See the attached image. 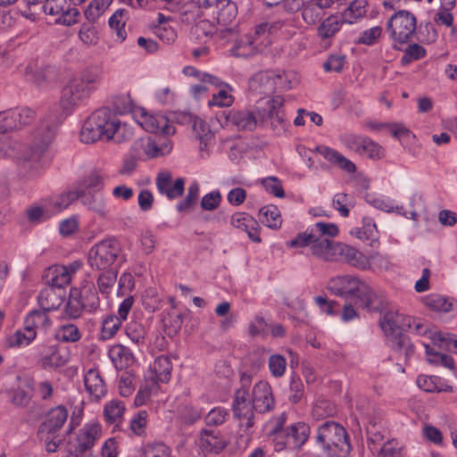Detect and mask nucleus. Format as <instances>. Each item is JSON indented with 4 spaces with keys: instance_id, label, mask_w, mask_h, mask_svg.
Wrapping results in <instances>:
<instances>
[{
    "instance_id": "f257e3e1",
    "label": "nucleus",
    "mask_w": 457,
    "mask_h": 457,
    "mask_svg": "<svg viewBox=\"0 0 457 457\" xmlns=\"http://www.w3.org/2000/svg\"><path fill=\"white\" fill-rule=\"evenodd\" d=\"M328 289L335 295L353 300L357 308L381 313L384 311V297L357 277L343 275L332 278L328 283Z\"/></svg>"
},
{
    "instance_id": "f03ea898",
    "label": "nucleus",
    "mask_w": 457,
    "mask_h": 457,
    "mask_svg": "<svg viewBox=\"0 0 457 457\" xmlns=\"http://www.w3.org/2000/svg\"><path fill=\"white\" fill-rule=\"evenodd\" d=\"M103 72L99 69H87L79 77L68 81L62 90L60 106L62 111L71 113L87 101L98 88Z\"/></svg>"
},
{
    "instance_id": "7ed1b4c3",
    "label": "nucleus",
    "mask_w": 457,
    "mask_h": 457,
    "mask_svg": "<svg viewBox=\"0 0 457 457\" xmlns=\"http://www.w3.org/2000/svg\"><path fill=\"white\" fill-rule=\"evenodd\" d=\"M315 440L328 457H348L350 454L348 433L338 422L327 420L320 424L317 428Z\"/></svg>"
},
{
    "instance_id": "20e7f679",
    "label": "nucleus",
    "mask_w": 457,
    "mask_h": 457,
    "mask_svg": "<svg viewBox=\"0 0 457 457\" xmlns=\"http://www.w3.org/2000/svg\"><path fill=\"white\" fill-rule=\"evenodd\" d=\"M277 424L271 431L273 436L274 449L276 452L284 450L298 453L308 441L311 428L305 422H295L286 428L284 414L277 419Z\"/></svg>"
},
{
    "instance_id": "39448f33",
    "label": "nucleus",
    "mask_w": 457,
    "mask_h": 457,
    "mask_svg": "<svg viewBox=\"0 0 457 457\" xmlns=\"http://www.w3.org/2000/svg\"><path fill=\"white\" fill-rule=\"evenodd\" d=\"M418 19L414 13L407 10L395 12L386 21V31L395 50L403 47L415 39L417 36Z\"/></svg>"
},
{
    "instance_id": "423d86ee",
    "label": "nucleus",
    "mask_w": 457,
    "mask_h": 457,
    "mask_svg": "<svg viewBox=\"0 0 457 457\" xmlns=\"http://www.w3.org/2000/svg\"><path fill=\"white\" fill-rule=\"evenodd\" d=\"M56 126L50 124L48 120H41L40 124L33 131L31 140L24 151V165L37 169L45 154L53 142L55 136Z\"/></svg>"
},
{
    "instance_id": "0eeeda50",
    "label": "nucleus",
    "mask_w": 457,
    "mask_h": 457,
    "mask_svg": "<svg viewBox=\"0 0 457 457\" xmlns=\"http://www.w3.org/2000/svg\"><path fill=\"white\" fill-rule=\"evenodd\" d=\"M200 6L204 9H213V14L218 26L220 28V38L237 36V25L233 22L237 15V6L231 0H199Z\"/></svg>"
},
{
    "instance_id": "6e6552de",
    "label": "nucleus",
    "mask_w": 457,
    "mask_h": 457,
    "mask_svg": "<svg viewBox=\"0 0 457 457\" xmlns=\"http://www.w3.org/2000/svg\"><path fill=\"white\" fill-rule=\"evenodd\" d=\"M259 126L270 128L273 131L280 132L284 128L285 112L284 98L276 96L270 99H261L254 105Z\"/></svg>"
},
{
    "instance_id": "1a4fd4ad",
    "label": "nucleus",
    "mask_w": 457,
    "mask_h": 457,
    "mask_svg": "<svg viewBox=\"0 0 457 457\" xmlns=\"http://www.w3.org/2000/svg\"><path fill=\"white\" fill-rule=\"evenodd\" d=\"M120 253L121 245L116 238H105L90 248L88 263L92 269L105 270L116 262Z\"/></svg>"
},
{
    "instance_id": "9d476101",
    "label": "nucleus",
    "mask_w": 457,
    "mask_h": 457,
    "mask_svg": "<svg viewBox=\"0 0 457 457\" xmlns=\"http://www.w3.org/2000/svg\"><path fill=\"white\" fill-rule=\"evenodd\" d=\"M379 326L387 337L407 329H413L418 335H426L428 332V327L420 320L399 314L395 311H387L382 313L379 319Z\"/></svg>"
},
{
    "instance_id": "9b49d317",
    "label": "nucleus",
    "mask_w": 457,
    "mask_h": 457,
    "mask_svg": "<svg viewBox=\"0 0 457 457\" xmlns=\"http://www.w3.org/2000/svg\"><path fill=\"white\" fill-rule=\"evenodd\" d=\"M109 117V107H102L95 111L83 124L80 131V140L86 144H92L103 138L107 140Z\"/></svg>"
},
{
    "instance_id": "f8f14e48",
    "label": "nucleus",
    "mask_w": 457,
    "mask_h": 457,
    "mask_svg": "<svg viewBox=\"0 0 457 457\" xmlns=\"http://www.w3.org/2000/svg\"><path fill=\"white\" fill-rule=\"evenodd\" d=\"M172 147L171 140L166 137L155 140L151 137H145L135 140L131 145L130 151L136 158L146 161L169 154Z\"/></svg>"
},
{
    "instance_id": "ddd939ff",
    "label": "nucleus",
    "mask_w": 457,
    "mask_h": 457,
    "mask_svg": "<svg viewBox=\"0 0 457 457\" xmlns=\"http://www.w3.org/2000/svg\"><path fill=\"white\" fill-rule=\"evenodd\" d=\"M363 14L361 8H355L354 4H351L345 12V17L339 14H331L325 19H322L317 27V36L320 41L327 46H330V40L340 30L343 23L347 17L353 15L354 17H361Z\"/></svg>"
},
{
    "instance_id": "4468645a",
    "label": "nucleus",
    "mask_w": 457,
    "mask_h": 457,
    "mask_svg": "<svg viewBox=\"0 0 457 457\" xmlns=\"http://www.w3.org/2000/svg\"><path fill=\"white\" fill-rule=\"evenodd\" d=\"M248 393L244 390H237L232 402L233 417L238 421L241 430L247 432L254 426V405L248 399Z\"/></svg>"
},
{
    "instance_id": "2eb2a0df",
    "label": "nucleus",
    "mask_w": 457,
    "mask_h": 457,
    "mask_svg": "<svg viewBox=\"0 0 457 457\" xmlns=\"http://www.w3.org/2000/svg\"><path fill=\"white\" fill-rule=\"evenodd\" d=\"M45 13L57 16L55 22L71 26L77 22L79 12L73 7L68 0H45L42 6Z\"/></svg>"
},
{
    "instance_id": "dca6fc26",
    "label": "nucleus",
    "mask_w": 457,
    "mask_h": 457,
    "mask_svg": "<svg viewBox=\"0 0 457 457\" xmlns=\"http://www.w3.org/2000/svg\"><path fill=\"white\" fill-rule=\"evenodd\" d=\"M338 243H335L328 237L307 238L303 244H293V239L287 242V245L291 248L310 247L312 255L326 261H337V251Z\"/></svg>"
},
{
    "instance_id": "f3484780",
    "label": "nucleus",
    "mask_w": 457,
    "mask_h": 457,
    "mask_svg": "<svg viewBox=\"0 0 457 457\" xmlns=\"http://www.w3.org/2000/svg\"><path fill=\"white\" fill-rule=\"evenodd\" d=\"M337 2L338 0H306L302 12L303 22L310 26L318 25L326 11Z\"/></svg>"
},
{
    "instance_id": "a211bd4d",
    "label": "nucleus",
    "mask_w": 457,
    "mask_h": 457,
    "mask_svg": "<svg viewBox=\"0 0 457 457\" xmlns=\"http://www.w3.org/2000/svg\"><path fill=\"white\" fill-rule=\"evenodd\" d=\"M252 403L258 413H265L273 410L275 399L272 389L267 381L261 380L253 388Z\"/></svg>"
},
{
    "instance_id": "6ab92c4d",
    "label": "nucleus",
    "mask_w": 457,
    "mask_h": 457,
    "mask_svg": "<svg viewBox=\"0 0 457 457\" xmlns=\"http://www.w3.org/2000/svg\"><path fill=\"white\" fill-rule=\"evenodd\" d=\"M67 418L68 411L64 406L59 405L51 409L46 415V419L39 427L38 436L40 439H43L45 435L48 439L51 435L56 434L62 428Z\"/></svg>"
},
{
    "instance_id": "aec40b11",
    "label": "nucleus",
    "mask_w": 457,
    "mask_h": 457,
    "mask_svg": "<svg viewBox=\"0 0 457 457\" xmlns=\"http://www.w3.org/2000/svg\"><path fill=\"white\" fill-rule=\"evenodd\" d=\"M137 122L147 132L157 133L162 131L168 135L174 132V129L169 125V120L162 114H151L145 109H142L136 114Z\"/></svg>"
},
{
    "instance_id": "412c9836",
    "label": "nucleus",
    "mask_w": 457,
    "mask_h": 457,
    "mask_svg": "<svg viewBox=\"0 0 457 457\" xmlns=\"http://www.w3.org/2000/svg\"><path fill=\"white\" fill-rule=\"evenodd\" d=\"M227 120L238 130L253 131L259 126L254 106L250 109H232L227 115Z\"/></svg>"
},
{
    "instance_id": "4be33fe9",
    "label": "nucleus",
    "mask_w": 457,
    "mask_h": 457,
    "mask_svg": "<svg viewBox=\"0 0 457 457\" xmlns=\"http://www.w3.org/2000/svg\"><path fill=\"white\" fill-rule=\"evenodd\" d=\"M346 142L352 150L361 155L370 159H379L383 156L382 147L367 137L351 135L347 137Z\"/></svg>"
},
{
    "instance_id": "5701e85b",
    "label": "nucleus",
    "mask_w": 457,
    "mask_h": 457,
    "mask_svg": "<svg viewBox=\"0 0 457 457\" xmlns=\"http://www.w3.org/2000/svg\"><path fill=\"white\" fill-rule=\"evenodd\" d=\"M102 428L97 423L86 424L79 430L75 444V452L84 453L89 451L101 437Z\"/></svg>"
},
{
    "instance_id": "b1692460",
    "label": "nucleus",
    "mask_w": 457,
    "mask_h": 457,
    "mask_svg": "<svg viewBox=\"0 0 457 457\" xmlns=\"http://www.w3.org/2000/svg\"><path fill=\"white\" fill-rule=\"evenodd\" d=\"M337 251V261L342 260L357 269L365 270L370 268L369 257H366L358 249L346 244L338 243Z\"/></svg>"
},
{
    "instance_id": "393cba45",
    "label": "nucleus",
    "mask_w": 457,
    "mask_h": 457,
    "mask_svg": "<svg viewBox=\"0 0 457 457\" xmlns=\"http://www.w3.org/2000/svg\"><path fill=\"white\" fill-rule=\"evenodd\" d=\"M133 137V130L127 123H122L110 109L107 125V141L113 140L120 144L129 141Z\"/></svg>"
},
{
    "instance_id": "a878e982",
    "label": "nucleus",
    "mask_w": 457,
    "mask_h": 457,
    "mask_svg": "<svg viewBox=\"0 0 457 457\" xmlns=\"http://www.w3.org/2000/svg\"><path fill=\"white\" fill-rule=\"evenodd\" d=\"M339 230L337 225L333 223L317 222L304 232L298 233L293 238V244H303L307 238L317 237H334L337 236Z\"/></svg>"
},
{
    "instance_id": "bb28decb",
    "label": "nucleus",
    "mask_w": 457,
    "mask_h": 457,
    "mask_svg": "<svg viewBox=\"0 0 457 457\" xmlns=\"http://www.w3.org/2000/svg\"><path fill=\"white\" fill-rule=\"evenodd\" d=\"M185 181L182 178L172 181L170 173H160L156 179V186L162 195H165L169 199H175L182 195L184 192Z\"/></svg>"
},
{
    "instance_id": "cd10ccee",
    "label": "nucleus",
    "mask_w": 457,
    "mask_h": 457,
    "mask_svg": "<svg viewBox=\"0 0 457 457\" xmlns=\"http://www.w3.org/2000/svg\"><path fill=\"white\" fill-rule=\"evenodd\" d=\"M80 189L65 191L58 195L48 197L43 201L44 208L50 213H58L67 209L75 200L79 199Z\"/></svg>"
},
{
    "instance_id": "c85d7f7f",
    "label": "nucleus",
    "mask_w": 457,
    "mask_h": 457,
    "mask_svg": "<svg viewBox=\"0 0 457 457\" xmlns=\"http://www.w3.org/2000/svg\"><path fill=\"white\" fill-rule=\"evenodd\" d=\"M230 223L233 227L245 231L252 241L255 243L262 241L259 236L260 226L251 215L245 212H237L232 215Z\"/></svg>"
},
{
    "instance_id": "c756f323",
    "label": "nucleus",
    "mask_w": 457,
    "mask_h": 457,
    "mask_svg": "<svg viewBox=\"0 0 457 457\" xmlns=\"http://www.w3.org/2000/svg\"><path fill=\"white\" fill-rule=\"evenodd\" d=\"M108 356L116 370H126L132 366L136 359L132 351L121 344H116L110 347Z\"/></svg>"
},
{
    "instance_id": "7c9ffc66",
    "label": "nucleus",
    "mask_w": 457,
    "mask_h": 457,
    "mask_svg": "<svg viewBox=\"0 0 457 457\" xmlns=\"http://www.w3.org/2000/svg\"><path fill=\"white\" fill-rule=\"evenodd\" d=\"M84 384L87 391L96 400L101 399L105 395L107 389L99 370L90 369L84 377Z\"/></svg>"
},
{
    "instance_id": "2f4dec72",
    "label": "nucleus",
    "mask_w": 457,
    "mask_h": 457,
    "mask_svg": "<svg viewBox=\"0 0 457 457\" xmlns=\"http://www.w3.org/2000/svg\"><path fill=\"white\" fill-rule=\"evenodd\" d=\"M316 152L322 155L330 163L338 166L348 173H353L356 170L355 164L345 158L337 150L325 145L316 147Z\"/></svg>"
},
{
    "instance_id": "473e14b6",
    "label": "nucleus",
    "mask_w": 457,
    "mask_h": 457,
    "mask_svg": "<svg viewBox=\"0 0 457 457\" xmlns=\"http://www.w3.org/2000/svg\"><path fill=\"white\" fill-rule=\"evenodd\" d=\"M37 301L44 311L57 310L63 302V292L47 286L40 291Z\"/></svg>"
},
{
    "instance_id": "72a5a7b5",
    "label": "nucleus",
    "mask_w": 457,
    "mask_h": 457,
    "mask_svg": "<svg viewBox=\"0 0 457 457\" xmlns=\"http://www.w3.org/2000/svg\"><path fill=\"white\" fill-rule=\"evenodd\" d=\"M272 78L273 71H259L250 78L249 88L260 95H270L273 93Z\"/></svg>"
},
{
    "instance_id": "f704fd0d",
    "label": "nucleus",
    "mask_w": 457,
    "mask_h": 457,
    "mask_svg": "<svg viewBox=\"0 0 457 457\" xmlns=\"http://www.w3.org/2000/svg\"><path fill=\"white\" fill-rule=\"evenodd\" d=\"M34 389L33 379L26 378L21 385L11 392V403L20 408L28 406L32 399Z\"/></svg>"
},
{
    "instance_id": "c9c22d12",
    "label": "nucleus",
    "mask_w": 457,
    "mask_h": 457,
    "mask_svg": "<svg viewBox=\"0 0 457 457\" xmlns=\"http://www.w3.org/2000/svg\"><path fill=\"white\" fill-rule=\"evenodd\" d=\"M77 294L85 311L93 312L99 307L100 300L95 285L92 282H87L80 288H77Z\"/></svg>"
},
{
    "instance_id": "e433bc0d",
    "label": "nucleus",
    "mask_w": 457,
    "mask_h": 457,
    "mask_svg": "<svg viewBox=\"0 0 457 457\" xmlns=\"http://www.w3.org/2000/svg\"><path fill=\"white\" fill-rule=\"evenodd\" d=\"M236 57H250L261 52L251 37V34H245L237 37L234 46L230 50Z\"/></svg>"
},
{
    "instance_id": "4c0bfd02",
    "label": "nucleus",
    "mask_w": 457,
    "mask_h": 457,
    "mask_svg": "<svg viewBox=\"0 0 457 457\" xmlns=\"http://www.w3.org/2000/svg\"><path fill=\"white\" fill-rule=\"evenodd\" d=\"M79 199H80L82 204L89 210L97 213L101 217H104L108 212L104 195L100 192L91 193L80 190Z\"/></svg>"
},
{
    "instance_id": "58836bf2",
    "label": "nucleus",
    "mask_w": 457,
    "mask_h": 457,
    "mask_svg": "<svg viewBox=\"0 0 457 457\" xmlns=\"http://www.w3.org/2000/svg\"><path fill=\"white\" fill-rule=\"evenodd\" d=\"M9 113L14 129L29 125L36 119V111L26 106L9 109Z\"/></svg>"
},
{
    "instance_id": "ea45409f",
    "label": "nucleus",
    "mask_w": 457,
    "mask_h": 457,
    "mask_svg": "<svg viewBox=\"0 0 457 457\" xmlns=\"http://www.w3.org/2000/svg\"><path fill=\"white\" fill-rule=\"evenodd\" d=\"M389 337L391 338L392 349L399 354L403 355L405 361L413 355L414 346L409 337L404 335L403 331Z\"/></svg>"
},
{
    "instance_id": "a19ab883",
    "label": "nucleus",
    "mask_w": 457,
    "mask_h": 457,
    "mask_svg": "<svg viewBox=\"0 0 457 457\" xmlns=\"http://www.w3.org/2000/svg\"><path fill=\"white\" fill-rule=\"evenodd\" d=\"M259 219L268 228L277 229L282 224L280 212L276 205H266L260 209Z\"/></svg>"
},
{
    "instance_id": "79ce46f5",
    "label": "nucleus",
    "mask_w": 457,
    "mask_h": 457,
    "mask_svg": "<svg viewBox=\"0 0 457 457\" xmlns=\"http://www.w3.org/2000/svg\"><path fill=\"white\" fill-rule=\"evenodd\" d=\"M37 336L36 330L30 328L26 324L23 329L15 331L7 338L9 347H21L29 345Z\"/></svg>"
},
{
    "instance_id": "37998d69",
    "label": "nucleus",
    "mask_w": 457,
    "mask_h": 457,
    "mask_svg": "<svg viewBox=\"0 0 457 457\" xmlns=\"http://www.w3.org/2000/svg\"><path fill=\"white\" fill-rule=\"evenodd\" d=\"M121 324L122 320L117 315L109 314L105 316L102 320L99 338L104 341L112 338L120 329Z\"/></svg>"
},
{
    "instance_id": "c03bdc74",
    "label": "nucleus",
    "mask_w": 457,
    "mask_h": 457,
    "mask_svg": "<svg viewBox=\"0 0 457 457\" xmlns=\"http://www.w3.org/2000/svg\"><path fill=\"white\" fill-rule=\"evenodd\" d=\"M54 337L63 343H77L81 339L82 333L75 324L67 323L55 330Z\"/></svg>"
},
{
    "instance_id": "a18cd8bd",
    "label": "nucleus",
    "mask_w": 457,
    "mask_h": 457,
    "mask_svg": "<svg viewBox=\"0 0 457 457\" xmlns=\"http://www.w3.org/2000/svg\"><path fill=\"white\" fill-rule=\"evenodd\" d=\"M201 435V445L205 451L218 453L225 448V442L213 430L203 429Z\"/></svg>"
},
{
    "instance_id": "49530a36",
    "label": "nucleus",
    "mask_w": 457,
    "mask_h": 457,
    "mask_svg": "<svg viewBox=\"0 0 457 457\" xmlns=\"http://www.w3.org/2000/svg\"><path fill=\"white\" fill-rule=\"evenodd\" d=\"M128 11L125 9L117 10L109 19V26L114 30L117 39L122 42L127 37L125 30L126 15Z\"/></svg>"
},
{
    "instance_id": "de8ad7c7",
    "label": "nucleus",
    "mask_w": 457,
    "mask_h": 457,
    "mask_svg": "<svg viewBox=\"0 0 457 457\" xmlns=\"http://www.w3.org/2000/svg\"><path fill=\"white\" fill-rule=\"evenodd\" d=\"M124 411V403L119 400H112L108 402L104 408L105 420L110 424L120 422Z\"/></svg>"
},
{
    "instance_id": "09e8293b",
    "label": "nucleus",
    "mask_w": 457,
    "mask_h": 457,
    "mask_svg": "<svg viewBox=\"0 0 457 457\" xmlns=\"http://www.w3.org/2000/svg\"><path fill=\"white\" fill-rule=\"evenodd\" d=\"M113 0H92L84 11L85 18L96 22L109 8Z\"/></svg>"
},
{
    "instance_id": "8fccbe9b",
    "label": "nucleus",
    "mask_w": 457,
    "mask_h": 457,
    "mask_svg": "<svg viewBox=\"0 0 457 457\" xmlns=\"http://www.w3.org/2000/svg\"><path fill=\"white\" fill-rule=\"evenodd\" d=\"M153 370L159 382H168L172 370V364L168 356L160 355L154 362Z\"/></svg>"
},
{
    "instance_id": "3c124183",
    "label": "nucleus",
    "mask_w": 457,
    "mask_h": 457,
    "mask_svg": "<svg viewBox=\"0 0 457 457\" xmlns=\"http://www.w3.org/2000/svg\"><path fill=\"white\" fill-rule=\"evenodd\" d=\"M199 192L200 186L198 182L193 181L187 188V193L184 200L177 204V211L179 212L191 211L197 203L199 198Z\"/></svg>"
},
{
    "instance_id": "603ef678",
    "label": "nucleus",
    "mask_w": 457,
    "mask_h": 457,
    "mask_svg": "<svg viewBox=\"0 0 457 457\" xmlns=\"http://www.w3.org/2000/svg\"><path fill=\"white\" fill-rule=\"evenodd\" d=\"M272 25L269 22H262L254 27L253 33L251 34V37L262 51L264 47L270 44V34Z\"/></svg>"
},
{
    "instance_id": "864d4df0",
    "label": "nucleus",
    "mask_w": 457,
    "mask_h": 457,
    "mask_svg": "<svg viewBox=\"0 0 457 457\" xmlns=\"http://www.w3.org/2000/svg\"><path fill=\"white\" fill-rule=\"evenodd\" d=\"M71 277L65 266H54L52 269V278L49 286L63 292V287L70 284Z\"/></svg>"
},
{
    "instance_id": "5fc2aeb1",
    "label": "nucleus",
    "mask_w": 457,
    "mask_h": 457,
    "mask_svg": "<svg viewBox=\"0 0 457 457\" xmlns=\"http://www.w3.org/2000/svg\"><path fill=\"white\" fill-rule=\"evenodd\" d=\"M77 294V287H72L70 291L68 302L64 308L65 315L70 319H78L81 316L85 308L83 307Z\"/></svg>"
},
{
    "instance_id": "6e6d98bb",
    "label": "nucleus",
    "mask_w": 457,
    "mask_h": 457,
    "mask_svg": "<svg viewBox=\"0 0 457 457\" xmlns=\"http://www.w3.org/2000/svg\"><path fill=\"white\" fill-rule=\"evenodd\" d=\"M48 311H32L29 312L24 323L30 328L36 330V328H47L51 325L50 318L47 315Z\"/></svg>"
},
{
    "instance_id": "4d7b16f0",
    "label": "nucleus",
    "mask_w": 457,
    "mask_h": 457,
    "mask_svg": "<svg viewBox=\"0 0 457 457\" xmlns=\"http://www.w3.org/2000/svg\"><path fill=\"white\" fill-rule=\"evenodd\" d=\"M201 8L199 3L196 4L195 3H189L182 5L181 7L179 5V10L175 12H179V19L181 22L190 24L195 22L196 20L200 17Z\"/></svg>"
},
{
    "instance_id": "13d9d810",
    "label": "nucleus",
    "mask_w": 457,
    "mask_h": 457,
    "mask_svg": "<svg viewBox=\"0 0 457 457\" xmlns=\"http://www.w3.org/2000/svg\"><path fill=\"white\" fill-rule=\"evenodd\" d=\"M95 22L87 21L81 24L79 30V37L86 46H96L98 43L99 36Z\"/></svg>"
},
{
    "instance_id": "bf43d9fd",
    "label": "nucleus",
    "mask_w": 457,
    "mask_h": 457,
    "mask_svg": "<svg viewBox=\"0 0 457 457\" xmlns=\"http://www.w3.org/2000/svg\"><path fill=\"white\" fill-rule=\"evenodd\" d=\"M143 457H170L171 449L162 442H153L142 447Z\"/></svg>"
},
{
    "instance_id": "052dcab7",
    "label": "nucleus",
    "mask_w": 457,
    "mask_h": 457,
    "mask_svg": "<svg viewBox=\"0 0 457 457\" xmlns=\"http://www.w3.org/2000/svg\"><path fill=\"white\" fill-rule=\"evenodd\" d=\"M127 337L136 345H145L146 330L143 324L137 321H131L126 327Z\"/></svg>"
},
{
    "instance_id": "680f3d73",
    "label": "nucleus",
    "mask_w": 457,
    "mask_h": 457,
    "mask_svg": "<svg viewBox=\"0 0 457 457\" xmlns=\"http://www.w3.org/2000/svg\"><path fill=\"white\" fill-rule=\"evenodd\" d=\"M41 361L45 369L62 367L67 362V359L59 353L55 345L49 347L48 353L45 354Z\"/></svg>"
},
{
    "instance_id": "e2e57ef3",
    "label": "nucleus",
    "mask_w": 457,
    "mask_h": 457,
    "mask_svg": "<svg viewBox=\"0 0 457 457\" xmlns=\"http://www.w3.org/2000/svg\"><path fill=\"white\" fill-rule=\"evenodd\" d=\"M426 54V49L422 46L416 43L409 44L404 49L401 62L403 65H408L414 61L425 57Z\"/></svg>"
},
{
    "instance_id": "0e129e2a",
    "label": "nucleus",
    "mask_w": 457,
    "mask_h": 457,
    "mask_svg": "<svg viewBox=\"0 0 457 457\" xmlns=\"http://www.w3.org/2000/svg\"><path fill=\"white\" fill-rule=\"evenodd\" d=\"M117 280V271L113 269H107L102 272L97 278V286L102 294L108 295Z\"/></svg>"
},
{
    "instance_id": "69168bd1",
    "label": "nucleus",
    "mask_w": 457,
    "mask_h": 457,
    "mask_svg": "<svg viewBox=\"0 0 457 457\" xmlns=\"http://www.w3.org/2000/svg\"><path fill=\"white\" fill-rule=\"evenodd\" d=\"M183 73L186 76L194 77L199 79L200 82L210 83L211 85H213L217 87H220L221 86H223V83L217 77L205 72H202L193 66H186L183 69Z\"/></svg>"
},
{
    "instance_id": "338daca9",
    "label": "nucleus",
    "mask_w": 457,
    "mask_h": 457,
    "mask_svg": "<svg viewBox=\"0 0 457 457\" xmlns=\"http://www.w3.org/2000/svg\"><path fill=\"white\" fill-rule=\"evenodd\" d=\"M382 28L380 26H375L363 30L355 40L358 45L373 46L375 45L382 34Z\"/></svg>"
},
{
    "instance_id": "774afa93",
    "label": "nucleus",
    "mask_w": 457,
    "mask_h": 457,
    "mask_svg": "<svg viewBox=\"0 0 457 457\" xmlns=\"http://www.w3.org/2000/svg\"><path fill=\"white\" fill-rule=\"evenodd\" d=\"M269 370L275 378L284 376L287 369V360L281 354H272L269 358Z\"/></svg>"
}]
</instances>
